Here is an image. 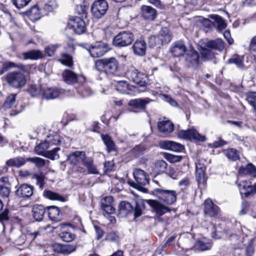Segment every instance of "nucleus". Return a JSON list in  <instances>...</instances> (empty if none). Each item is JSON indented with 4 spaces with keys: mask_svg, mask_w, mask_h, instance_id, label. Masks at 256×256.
Instances as JSON below:
<instances>
[{
    "mask_svg": "<svg viewBox=\"0 0 256 256\" xmlns=\"http://www.w3.org/2000/svg\"><path fill=\"white\" fill-rule=\"evenodd\" d=\"M167 168V164L164 160L156 162L153 166L152 170L154 174H160L164 172Z\"/></svg>",
    "mask_w": 256,
    "mask_h": 256,
    "instance_id": "7c9ffc66",
    "label": "nucleus"
},
{
    "mask_svg": "<svg viewBox=\"0 0 256 256\" xmlns=\"http://www.w3.org/2000/svg\"><path fill=\"white\" fill-rule=\"evenodd\" d=\"M6 79L11 86L20 88L24 86L26 83L25 75L20 72H13L6 74Z\"/></svg>",
    "mask_w": 256,
    "mask_h": 256,
    "instance_id": "20e7f679",
    "label": "nucleus"
},
{
    "mask_svg": "<svg viewBox=\"0 0 256 256\" xmlns=\"http://www.w3.org/2000/svg\"><path fill=\"white\" fill-rule=\"evenodd\" d=\"M254 241V238H250L248 240V244L246 248V252L248 256H250L254 252V246L253 244Z\"/></svg>",
    "mask_w": 256,
    "mask_h": 256,
    "instance_id": "680f3d73",
    "label": "nucleus"
},
{
    "mask_svg": "<svg viewBox=\"0 0 256 256\" xmlns=\"http://www.w3.org/2000/svg\"><path fill=\"white\" fill-rule=\"evenodd\" d=\"M216 23V26L218 31H222L226 28V26L224 20L218 15H214L212 16Z\"/></svg>",
    "mask_w": 256,
    "mask_h": 256,
    "instance_id": "ea45409f",
    "label": "nucleus"
},
{
    "mask_svg": "<svg viewBox=\"0 0 256 256\" xmlns=\"http://www.w3.org/2000/svg\"><path fill=\"white\" fill-rule=\"evenodd\" d=\"M134 177L136 184L140 186H144L148 184V176L142 170L136 168L133 172Z\"/></svg>",
    "mask_w": 256,
    "mask_h": 256,
    "instance_id": "dca6fc26",
    "label": "nucleus"
},
{
    "mask_svg": "<svg viewBox=\"0 0 256 256\" xmlns=\"http://www.w3.org/2000/svg\"><path fill=\"white\" fill-rule=\"evenodd\" d=\"M16 94H10L6 98L2 105V108L4 110L10 109L16 104Z\"/></svg>",
    "mask_w": 256,
    "mask_h": 256,
    "instance_id": "4c0bfd02",
    "label": "nucleus"
},
{
    "mask_svg": "<svg viewBox=\"0 0 256 256\" xmlns=\"http://www.w3.org/2000/svg\"><path fill=\"white\" fill-rule=\"evenodd\" d=\"M226 156L230 160H236L240 159L239 154L236 150L228 148L224 151Z\"/></svg>",
    "mask_w": 256,
    "mask_h": 256,
    "instance_id": "c03bdc74",
    "label": "nucleus"
},
{
    "mask_svg": "<svg viewBox=\"0 0 256 256\" xmlns=\"http://www.w3.org/2000/svg\"><path fill=\"white\" fill-rule=\"evenodd\" d=\"M113 201V198L111 196H106L101 200L100 206L101 208H104V207L107 206H110L112 204Z\"/></svg>",
    "mask_w": 256,
    "mask_h": 256,
    "instance_id": "052dcab7",
    "label": "nucleus"
},
{
    "mask_svg": "<svg viewBox=\"0 0 256 256\" xmlns=\"http://www.w3.org/2000/svg\"><path fill=\"white\" fill-rule=\"evenodd\" d=\"M84 166L86 168L88 174H99L96 166L94 164V161L92 158H88Z\"/></svg>",
    "mask_w": 256,
    "mask_h": 256,
    "instance_id": "c9c22d12",
    "label": "nucleus"
},
{
    "mask_svg": "<svg viewBox=\"0 0 256 256\" xmlns=\"http://www.w3.org/2000/svg\"><path fill=\"white\" fill-rule=\"evenodd\" d=\"M12 4L18 8H22L27 6L32 0H12Z\"/></svg>",
    "mask_w": 256,
    "mask_h": 256,
    "instance_id": "13d9d810",
    "label": "nucleus"
},
{
    "mask_svg": "<svg viewBox=\"0 0 256 256\" xmlns=\"http://www.w3.org/2000/svg\"><path fill=\"white\" fill-rule=\"evenodd\" d=\"M134 210L132 204L126 201H122L118 205V214L122 217L127 216Z\"/></svg>",
    "mask_w": 256,
    "mask_h": 256,
    "instance_id": "6ab92c4d",
    "label": "nucleus"
},
{
    "mask_svg": "<svg viewBox=\"0 0 256 256\" xmlns=\"http://www.w3.org/2000/svg\"><path fill=\"white\" fill-rule=\"evenodd\" d=\"M60 150V148H56L52 150L48 151L44 154V156L52 160L58 159L59 158V156L57 154L58 152Z\"/></svg>",
    "mask_w": 256,
    "mask_h": 256,
    "instance_id": "5fc2aeb1",
    "label": "nucleus"
},
{
    "mask_svg": "<svg viewBox=\"0 0 256 256\" xmlns=\"http://www.w3.org/2000/svg\"><path fill=\"white\" fill-rule=\"evenodd\" d=\"M60 94V90L56 88H49L41 90V94L42 98L46 100L56 98Z\"/></svg>",
    "mask_w": 256,
    "mask_h": 256,
    "instance_id": "f3484780",
    "label": "nucleus"
},
{
    "mask_svg": "<svg viewBox=\"0 0 256 256\" xmlns=\"http://www.w3.org/2000/svg\"><path fill=\"white\" fill-rule=\"evenodd\" d=\"M34 187L30 184H21L16 190V196L20 198H26L33 194Z\"/></svg>",
    "mask_w": 256,
    "mask_h": 256,
    "instance_id": "9b49d317",
    "label": "nucleus"
},
{
    "mask_svg": "<svg viewBox=\"0 0 256 256\" xmlns=\"http://www.w3.org/2000/svg\"><path fill=\"white\" fill-rule=\"evenodd\" d=\"M186 51V47L182 41L175 42L171 46L170 52L174 57L184 56Z\"/></svg>",
    "mask_w": 256,
    "mask_h": 256,
    "instance_id": "4468645a",
    "label": "nucleus"
},
{
    "mask_svg": "<svg viewBox=\"0 0 256 256\" xmlns=\"http://www.w3.org/2000/svg\"><path fill=\"white\" fill-rule=\"evenodd\" d=\"M204 213L210 217H217L220 214L219 208L214 204L210 199H206L204 202Z\"/></svg>",
    "mask_w": 256,
    "mask_h": 256,
    "instance_id": "ddd939ff",
    "label": "nucleus"
},
{
    "mask_svg": "<svg viewBox=\"0 0 256 256\" xmlns=\"http://www.w3.org/2000/svg\"><path fill=\"white\" fill-rule=\"evenodd\" d=\"M32 178L36 180V184L40 188H42L44 184L46 176L42 172L34 173L32 176Z\"/></svg>",
    "mask_w": 256,
    "mask_h": 256,
    "instance_id": "58836bf2",
    "label": "nucleus"
},
{
    "mask_svg": "<svg viewBox=\"0 0 256 256\" xmlns=\"http://www.w3.org/2000/svg\"><path fill=\"white\" fill-rule=\"evenodd\" d=\"M178 136L180 138L184 139L194 140L196 141L202 142L205 140V137L200 134L193 128L186 130H180L178 132Z\"/></svg>",
    "mask_w": 256,
    "mask_h": 256,
    "instance_id": "1a4fd4ad",
    "label": "nucleus"
},
{
    "mask_svg": "<svg viewBox=\"0 0 256 256\" xmlns=\"http://www.w3.org/2000/svg\"><path fill=\"white\" fill-rule=\"evenodd\" d=\"M152 101V100L146 98H136L129 101L128 104L130 106L140 110L145 109L146 106Z\"/></svg>",
    "mask_w": 256,
    "mask_h": 256,
    "instance_id": "a211bd4d",
    "label": "nucleus"
},
{
    "mask_svg": "<svg viewBox=\"0 0 256 256\" xmlns=\"http://www.w3.org/2000/svg\"><path fill=\"white\" fill-rule=\"evenodd\" d=\"M186 60L189 66L196 67L199 62V54L196 50H189L186 54Z\"/></svg>",
    "mask_w": 256,
    "mask_h": 256,
    "instance_id": "aec40b11",
    "label": "nucleus"
},
{
    "mask_svg": "<svg viewBox=\"0 0 256 256\" xmlns=\"http://www.w3.org/2000/svg\"><path fill=\"white\" fill-rule=\"evenodd\" d=\"M157 36L162 40L164 44H168L172 38L170 30L166 27L162 28Z\"/></svg>",
    "mask_w": 256,
    "mask_h": 256,
    "instance_id": "c756f323",
    "label": "nucleus"
},
{
    "mask_svg": "<svg viewBox=\"0 0 256 256\" xmlns=\"http://www.w3.org/2000/svg\"><path fill=\"white\" fill-rule=\"evenodd\" d=\"M118 239L119 236L117 232H110L106 236V240L110 242H116Z\"/></svg>",
    "mask_w": 256,
    "mask_h": 256,
    "instance_id": "e2e57ef3",
    "label": "nucleus"
},
{
    "mask_svg": "<svg viewBox=\"0 0 256 256\" xmlns=\"http://www.w3.org/2000/svg\"><path fill=\"white\" fill-rule=\"evenodd\" d=\"M205 46L208 48L222 51L224 48V42L222 39L217 38L211 40L205 44Z\"/></svg>",
    "mask_w": 256,
    "mask_h": 256,
    "instance_id": "a878e982",
    "label": "nucleus"
},
{
    "mask_svg": "<svg viewBox=\"0 0 256 256\" xmlns=\"http://www.w3.org/2000/svg\"><path fill=\"white\" fill-rule=\"evenodd\" d=\"M88 158L86 156L84 152L76 151L71 152L67 156L66 160L70 164L78 165L80 164H84Z\"/></svg>",
    "mask_w": 256,
    "mask_h": 256,
    "instance_id": "6e6552de",
    "label": "nucleus"
},
{
    "mask_svg": "<svg viewBox=\"0 0 256 256\" xmlns=\"http://www.w3.org/2000/svg\"><path fill=\"white\" fill-rule=\"evenodd\" d=\"M118 66V62L114 57L99 59L95 61V68L100 72L108 74L116 72Z\"/></svg>",
    "mask_w": 256,
    "mask_h": 256,
    "instance_id": "7ed1b4c3",
    "label": "nucleus"
},
{
    "mask_svg": "<svg viewBox=\"0 0 256 256\" xmlns=\"http://www.w3.org/2000/svg\"><path fill=\"white\" fill-rule=\"evenodd\" d=\"M27 162V158L25 159L22 157L18 156L8 160L6 162V164L8 166L19 168L24 165Z\"/></svg>",
    "mask_w": 256,
    "mask_h": 256,
    "instance_id": "c85d7f7f",
    "label": "nucleus"
},
{
    "mask_svg": "<svg viewBox=\"0 0 256 256\" xmlns=\"http://www.w3.org/2000/svg\"><path fill=\"white\" fill-rule=\"evenodd\" d=\"M27 161L35 164L38 168L44 167L46 162L45 160L39 157L28 158Z\"/></svg>",
    "mask_w": 256,
    "mask_h": 256,
    "instance_id": "a18cd8bd",
    "label": "nucleus"
},
{
    "mask_svg": "<svg viewBox=\"0 0 256 256\" xmlns=\"http://www.w3.org/2000/svg\"><path fill=\"white\" fill-rule=\"evenodd\" d=\"M164 44L162 43V40L159 38L157 35L156 36H151L149 38L148 40V44L150 47L152 48H160Z\"/></svg>",
    "mask_w": 256,
    "mask_h": 256,
    "instance_id": "a19ab883",
    "label": "nucleus"
},
{
    "mask_svg": "<svg viewBox=\"0 0 256 256\" xmlns=\"http://www.w3.org/2000/svg\"><path fill=\"white\" fill-rule=\"evenodd\" d=\"M211 246L212 245L210 243L206 242L200 240H198L194 245L195 248L200 251L208 250L211 248Z\"/></svg>",
    "mask_w": 256,
    "mask_h": 256,
    "instance_id": "8fccbe9b",
    "label": "nucleus"
},
{
    "mask_svg": "<svg viewBox=\"0 0 256 256\" xmlns=\"http://www.w3.org/2000/svg\"><path fill=\"white\" fill-rule=\"evenodd\" d=\"M24 60H37L42 58V54L39 50H33L22 54Z\"/></svg>",
    "mask_w": 256,
    "mask_h": 256,
    "instance_id": "2f4dec72",
    "label": "nucleus"
},
{
    "mask_svg": "<svg viewBox=\"0 0 256 256\" xmlns=\"http://www.w3.org/2000/svg\"><path fill=\"white\" fill-rule=\"evenodd\" d=\"M158 128L161 134L167 135L173 132L174 126L170 121L164 118V120L158 122Z\"/></svg>",
    "mask_w": 256,
    "mask_h": 256,
    "instance_id": "2eb2a0df",
    "label": "nucleus"
},
{
    "mask_svg": "<svg viewBox=\"0 0 256 256\" xmlns=\"http://www.w3.org/2000/svg\"><path fill=\"white\" fill-rule=\"evenodd\" d=\"M42 90L37 88L36 86L32 85L28 88V91L32 96H38L40 92H41Z\"/></svg>",
    "mask_w": 256,
    "mask_h": 256,
    "instance_id": "69168bd1",
    "label": "nucleus"
},
{
    "mask_svg": "<svg viewBox=\"0 0 256 256\" xmlns=\"http://www.w3.org/2000/svg\"><path fill=\"white\" fill-rule=\"evenodd\" d=\"M30 18L32 20H36L40 18V10L37 6H32L28 12Z\"/></svg>",
    "mask_w": 256,
    "mask_h": 256,
    "instance_id": "37998d69",
    "label": "nucleus"
},
{
    "mask_svg": "<svg viewBox=\"0 0 256 256\" xmlns=\"http://www.w3.org/2000/svg\"><path fill=\"white\" fill-rule=\"evenodd\" d=\"M45 212L46 208L42 204H35L32 208V216L36 221H42L44 217Z\"/></svg>",
    "mask_w": 256,
    "mask_h": 256,
    "instance_id": "4be33fe9",
    "label": "nucleus"
},
{
    "mask_svg": "<svg viewBox=\"0 0 256 256\" xmlns=\"http://www.w3.org/2000/svg\"><path fill=\"white\" fill-rule=\"evenodd\" d=\"M190 184V182L188 178H185L178 182V186L182 189L186 188Z\"/></svg>",
    "mask_w": 256,
    "mask_h": 256,
    "instance_id": "338daca9",
    "label": "nucleus"
},
{
    "mask_svg": "<svg viewBox=\"0 0 256 256\" xmlns=\"http://www.w3.org/2000/svg\"><path fill=\"white\" fill-rule=\"evenodd\" d=\"M116 87L118 91L129 94L132 93L134 94H136V92L138 91V88L136 86L130 85L125 81L118 82Z\"/></svg>",
    "mask_w": 256,
    "mask_h": 256,
    "instance_id": "f8f14e48",
    "label": "nucleus"
},
{
    "mask_svg": "<svg viewBox=\"0 0 256 256\" xmlns=\"http://www.w3.org/2000/svg\"><path fill=\"white\" fill-rule=\"evenodd\" d=\"M50 146L49 144L46 142V140L37 145L35 148L36 152L39 155L44 156L45 154L47 152L46 150Z\"/></svg>",
    "mask_w": 256,
    "mask_h": 256,
    "instance_id": "79ce46f5",
    "label": "nucleus"
},
{
    "mask_svg": "<svg viewBox=\"0 0 256 256\" xmlns=\"http://www.w3.org/2000/svg\"><path fill=\"white\" fill-rule=\"evenodd\" d=\"M61 58L59 60L60 62L66 66L70 67L73 65L72 56L67 54L62 53L61 54Z\"/></svg>",
    "mask_w": 256,
    "mask_h": 256,
    "instance_id": "49530a36",
    "label": "nucleus"
},
{
    "mask_svg": "<svg viewBox=\"0 0 256 256\" xmlns=\"http://www.w3.org/2000/svg\"><path fill=\"white\" fill-rule=\"evenodd\" d=\"M10 184L6 178H0V195L3 197H8L10 195Z\"/></svg>",
    "mask_w": 256,
    "mask_h": 256,
    "instance_id": "bb28decb",
    "label": "nucleus"
},
{
    "mask_svg": "<svg viewBox=\"0 0 256 256\" xmlns=\"http://www.w3.org/2000/svg\"><path fill=\"white\" fill-rule=\"evenodd\" d=\"M142 15L144 18L152 20L156 18V11L150 6H143L142 8Z\"/></svg>",
    "mask_w": 256,
    "mask_h": 256,
    "instance_id": "393cba45",
    "label": "nucleus"
},
{
    "mask_svg": "<svg viewBox=\"0 0 256 256\" xmlns=\"http://www.w3.org/2000/svg\"><path fill=\"white\" fill-rule=\"evenodd\" d=\"M200 54L205 60H212L214 56V52L206 47L201 48Z\"/></svg>",
    "mask_w": 256,
    "mask_h": 256,
    "instance_id": "de8ad7c7",
    "label": "nucleus"
},
{
    "mask_svg": "<svg viewBox=\"0 0 256 256\" xmlns=\"http://www.w3.org/2000/svg\"><path fill=\"white\" fill-rule=\"evenodd\" d=\"M108 8V5L105 0L94 1L91 6V11L93 16L96 18H100L104 15Z\"/></svg>",
    "mask_w": 256,
    "mask_h": 256,
    "instance_id": "0eeeda50",
    "label": "nucleus"
},
{
    "mask_svg": "<svg viewBox=\"0 0 256 256\" xmlns=\"http://www.w3.org/2000/svg\"><path fill=\"white\" fill-rule=\"evenodd\" d=\"M46 142H48L50 146L54 145H57L62 142L60 136L56 133H54L48 135L46 138Z\"/></svg>",
    "mask_w": 256,
    "mask_h": 256,
    "instance_id": "e433bc0d",
    "label": "nucleus"
},
{
    "mask_svg": "<svg viewBox=\"0 0 256 256\" xmlns=\"http://www.w3.org/2000/svg\"><path fill=\"white\" fill-rule=\"evenodd\" d=\"M256 193V187L255 184L254 186L250 184L245 190H242L240 194L243 198H247L252 194Z\"/></svg>",
    "mask_w": 256,
    "mask_h": 256,
    "instance_id": "864d4df0",
    "label": "nucleus"
},
{
    "mask_svg": "<svg viewBox=\"0 0 256 256\" xmlns=\"http://www.w3.org/2000/svg\"><path fill=\"white\" fill-rule=\"evenodd\" d=\"M76 250V246L74 244H62V254H69Z\"/></svg>",
    "mask_w": 256,
    "mask_h": 256,
    "instance_id": "6e6d98bb",
    "label": "nucleus"
},
{
    "mask_svg": "<svg viewBox=\"0 0 256 256\" xmlns=\"http://www.w3.org/2000/svg\"><path fill=\"white\" fill-rule=\"evenodd\" d=\"M85 48L88 51L92 56L98 58L102 56L109 50L108 45L102 42H96L93 44H86Z\"/></svg>",
    "mask_w": 256,
    "mask_h": 256,
    "instance_id": "423d86ee",
    "label": "nucleus"
},
{
    "mask_svg": "<svg viewBox=\"0 0 256 256\" xmlns=\"http://www.w3.org/2000/svg\"><path fill=\"white\" fill-rule=\"evenodd\" d=\"M133 34L130 31H124L118 34L113 38V44L117 47H124L130 45L134 41Z\"/></svg>",
    "mask_w": 256,
    "mask_h": 256,
    "instance_id": "39448f33",
    "label": "nucleus"
},
{
    "mask_svg": "<svg viewBox=\"0 0 256 256\" xmlns=\"http://www.w3.org/2000/svg\"><path fill=\"white\" fill-rule=\"evenodd\" d=\"M60 236L62 240L66 242L72 241L75 238V235L70 232L64 231L60 234Z\"/></svg>",
    "mask_w": 256,
    "mask_h": 256,
    "instance_id": "603ef678",
    "label": "nucleus"
},
{
    "mask_svg": "<svg viewBox=\"0 0 256 256\" xmlns=\"http://www.w3.org/2000/svg\"><path fill=\"white\" fill-rule=\"evenodd\" d=\"M58 7L56 0H50L45 4V8L48 11H52Z\"/></svg>",
    "mask_w": 256,
    "mask_h": 256,
    "instance_id": "0e129e2a",
    "label": "nucleus"
},
{
    "mask_svg": "<svg viewBox=\"0 0 256 256\" xmlns=\"http://www.w3.org/2000/svg\"><path fill=\"white\" fill-rule=\"evenodd\" d=\"M160 144L162 148L174 152H180L184 149V146L182 144L172 141H162Z\"/></svg>",
    "mask_w": 256,
    "mask_h": 256,
    "instance_id": "5701e85b",
    "label": "nucleus"
},
{
    "mask_svg": "<svg viewBox=\"0 0 256 256\" xmlns=\"http://www.w3.org/2000/svg\"><path fill=\"white\" fill-rule=\"evenodd\" d=\"M238 172L240 174L250 175L252 177L256 178V168L251 163L248 164L246 166H241Z\"/></svg>",
    "mask_w": 256,
    "mask_h": 256,
    "instance_id": "cd10ccee",
    "label": "nucleus"
},
{
    "mask_svg": "<svg viewBox=\"0 0 256 256\" xmlns=\"http://www.w3.org/2000/svg\"><path fill=\"white\" fill-rule=\"evenodd\" d=\"M196 174L198 184L204 186L206 182L205 170H196Z\"/></svg>",
    "mask_w": 256,
    "mask_h": 256,
    "instance_id": "09e8293b",
    "label": "nucleus"
},
{
    "mask_svg": "<svg viewBox=\"0 0 256 256\" xmlns=\"http://www.w3.org/2000/svg\"><path fill=\"white\" fill-rule=\"evenodd\" d=\"M154 194L159 200H147L144 202L150 205L152 208V212L155 214V216L160 219L162 215L170 212L168 206L171 205L176 202L177 194L174 190L161 188L154 190Z\"/></svg>",
    "mask_w": 256,
    "mask_h": 256,
    "instance_id": "f257e3e1",
    "label": "nucleus"
},
{
    "mask_svg": "<svg viewBox=\"0 0 256 256\" xmlns=\"http://www.w3.org/2000/svg\"><path fill=\"white\" fill-rule=\"evenodd\" d=\"M228 62L230 64H234L239 68H242L243 66L242 60L241 58L238 56H234L230 58L228 60Z\"/></svg>",
    "mask_w": 256,
    "mask_h": 256,
    "instance_id": "4d7b16f0",
    "label": "nucleus"
},
{
    "mask_svg": "<svg viewBox=\"0 0 256 256\" xmlns=\"http://www.w3.org/2000/svg\"><path fill=\"white\" fill-rule=\"evenodd\" d=\"M102 138L106 146L108 152L116 150V145L112 138L107 134H101Z\"/></svg>",
    "mask_w": 256,
    "mask_h": 256,
    "instance_id": "72a5a7b5",
    "label": "nucleus"
},
{
    "mask_svg": "<svg viewBox=\"0 0 256 256\" xmlns=\"http://www.w3.org/2000/svg\"><path fill=\"white\" fill-rule=\"evenodd\" d=\"M62 76L64 82L70 84H74L77 82L78 80V74L69 70H64Z\"/></svg>",
    "mask_w": 256,
    "mask_h": 256,
    "instance_id": "b1692460",
    "label": "nucleus"
},
{
    "mask_svg": "<svg viewBox=\"0 0 256 256\" xmlns=\"http://www.w3.org/2000/svg\"><path fill=\"white\" fill-rule=\"evenodd\" d=\"M246 100L249 104L252 106L256 104V92H251L247 94Z\"/></svg>",
    "mask_w": 256,
    "mask_h": 256,
    "instance_id": "bf43d9fd",
    "label": "nucleus"
},
{
    "mask_svg": "<svg viewBox=\"0 0 256 256\" xmlns=\"http://www.w3.org/2000/svg\"><path fill=\"white\" fill-rule=\"evenodd\" d=\"M142 208H145L144 202L142 201L139 202H136L134 210V218H137L142 215Z\"/></svg>",
    "mask_w": 256,
    "mask_h": 256,
    "instance_id": "3c124183",
    "label": "nucleus"
},
{
    "mask_svg": "<svg viewBox=\"0 0 256 256\" xmlns=\"http://www.w3.org/2000/svg\"><path fill=\"white\" fill-rule=\"evenodd\" d=\"M132 48L134 54L138 56H144L146 54V43L142 39L137 40L134 44Z\"/></svg>",
    "mask_w": 256,
    "mask_h": 256,
    "instance_id": "412c9836",
    "label": "nucleus"
},
{
    "mask_svg": "<svg viewBox=\"0 0 256 256\" xmlns=\"http://www.w3.org/2000/svg\"><path fill=\"white\" fill-rule=\"evenodd\" d=\"M9 210L8 208H5L4 211L0 214V222H4L8 221L9 220L8 216Z\"/></svg>",
    "mask_w": 256,
    "mask_h": 256,
    "instance_id": "774afa93",
    "label": "nucleus"
},
{
    "mask_svg": "<svg viewBox=\"0 0 256 256\" xmlns=\"http://www.w3.org/2000/svg\"><path fill=\"white\" fill-rule=\"evenodd\" d=\"M44 196L50 200L65 202L66 199L64 197L58 194L53 192L50 190H46L44 192Z\"/></svg>",
    "mask_w": 256,
    "mask_h": 256,
    "instance_id": "473e14b6",
    "label": "nucleus"
},
{
    "mask_svg": "<svg viewBox=\"0 0 256 256\" xmlns=\"http://www.w3.org/2000/svg\"><path fill=\"white\" fill-rule=\"evenodd\" d=\"M48 216L49 218L54 221H57L60 219V210L57 206H52L48 208Z\"/></svg>",
    "mask_w": 256,
    "mask_h": 256,
    "instance_id": "f704fd0d",
    "label": "nucleus"
},
{
    "mask_svg": "<svg viewBox=\"0 0 256 256\" xmlns=\"http://www.w3.org/2000/svg\"><path fill=\"white\" fill-rule=\"evenodd\" d=\"M126 75L129 80L136 84V86L138 88V91L136 93L146 91V86L147 84L146 80H148L146 74L138 72V70L132 66L128 70Z\"/></svg>",
    "mask_w": 256,
    "mask_h": 256,
    "instance_id": "f03ea898",
    "label": "nucleus"
},
{
    "mask_svg": "<svg viewBox=\"0 0 256 256\" xmlns=\"http://www.w3.org/2000/svg\"><path fill=\"white\" fill-rule=\"evenodd\" d=\"M68 26L78 34L84 33L86 30L85 22L79 17H76L70 20L68 22Z\"/></svg>",
    "mask_w": 256,
    "mask_h": 256,
    "instance_id": "9d476101",
    "label": "nucleus"
}]
</instances>
